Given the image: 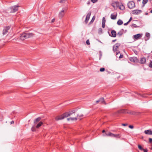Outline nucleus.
I'll return each mask as SVG.
<instances>
[{
    "label": "nucleus",
    "instance_id": "393cba45",
    "mask_svg": "<svg viewBox=\"0 0 152 152\" xmlns=\"http://www.w3.org/2000/svg\"><path fill=\"white\" fill-rule=\"evenodd\" d=\"M121 137V135L119 134H114V137L120 138Z\"/></svg>",
    "mask_w": 152,
    "mask_h": 152
},
{
    "label": "nucleus",
    "instance_id": "4be33fe9",
    "mask_svg": "<svg viewBox=\"0 0 152 152\" xmlns=\"http://www.w3.org/2000/svg\"><path fill=\"white\" fill-rule=\"evenodd\" d=\"M124 32V30L121 29L117 33V35H118L119 36H121L123 34Z\"/></svg>",
    "mask_w": 152,
    "mask_h": 152
},
{
    "label": "nucleus",
    "instance_id": "ea45409f",
    "mask_svg": "<svg viewBox=\"0 0 152 152\" xmlns=\"http://www.w3.org/2000/svg\"><path fill=\"white\" fill-rule=\"evenodd\" d=\"M146 36L148 37L150 36V34L149 33H147L146 34Z\"/></svg>",
    "mask_w": 152,
    "mask_h": 152
},
{
    "label": "nucleus",
    "instance_id": "a878e982",
    "mask_svg": "<svg viewBox=\"0 0 152 152\" xmlns=\"http://www.w3.org/2000/svg\"><path fill=\"white\" fill-rule=\"evenodd\" d=\"M95 18H96V17H95V15H94L93 16L91 21L90 22V23L91 24L94 22V20L95 19Z\"/></svg>",
    "mask_w": 152,
    "mask_h": 152
},
{
    "label": "nucleus",
    "instance_id": "49530a36",
    "mask_svg": "<svg viewBox=\"0 0 152 152\" xmlns=\"http://www.w3.org/2000/svg\"><path fill=\"white\" fill-rule=\"evenodd\" d=\"M129 23L128 22H127V23H124V26L127 25H128V24Z\"/></svg>",
    "mask_w": 152,
    "mask_h": 152
},
{
    "label": "nucleus",
    "instance_id": "de8ad7c7",
    "mask_svg": "<svg viewBox=\"0 0 152 152\" xmlns=\"http://www.w3.org/2000/svg\"><path fill=\"white\" fill-rule=\"evenodd\" d=\"M120 53V52L119 51H117L116 52V55H117L118 54Z\"/></svg>",
    "mask_w": 152,
    "mask_h": 152
},
{
    "label": "nucleus",
    "instance_id": "a211bd4d",
    "mask_svg": "<svg viewBox=\"0 0 152 152\" xmlns=\"http://www.w3.org/2000/svg\"><path fill=\"white\" fill-rule=\"evenodd\" d=\"M146 61V58L144 57L140 59V63L141 64H144L145 63Z\"/></svg>",
    "mask_w": 152,
    "mask_h": 152
},
{
    "label": "nucleus",
    "instance_id": "ddd939ff",
    "mask_svg": "<svg viewBox=\"0 0 152 152\" xmlns=\"http://www.w3.org/2000/svg\"><path fill=\"white\" fill-rule=\"evenodd\" d=\"M142 35V34H139L134 36V37L135 39H137L141 37Z\"/></svg>",
    "mask_w": 152,
    "mask_h": 152
},
{
    "label": "nucleus",
    "instance_id": "864d4df0",
    "mask_svg": "<svg viewBox=\"0 0 152 152\" xmlns=\"http://www.w3.org/2000/svg\"><path fill=\"white\" fill-rule=\"evenodd\" d=\"M116 39L113 40V42H115V41H116Z\"/></svg>",
    "mask_w": 152,
    "mask_h": 152
},
{
    "label": "nucleus",
    "instance_id": "c9c22d12",
    "mask_svg": "<svg viewBox=\"0 0 152 152\" xmlns=\"http://www.w3.org/2000/svg\"><path fill=\"white\" fill-rule=\"evenodd\" d=\"M102 27L104 28L105 27V23H102Z\"/></svg>",
    "mask_w": 152,
    "mask_h": 152
},
{
    "label": "nucleus",
    "instance_id": "37998d69",
    "mask_svg": "<svg viewBox=\"0 0 152 152\" xmlns=\"http://www.w3.org/2000/svg\"><path fill=\"white\" fill-rule=\"evenodd\" d=\"M122 125L123 126H127L128 125V124H122Z\"/></svg>",
    "mask_w": 152,
    "mask_h": 152
},
{
    "label": "nucleus",
    "instance_id": "8fccbe9b",
    "mask_svg": "<svg viewBox=\"0 0 152 152\" xmlns=\"http://www.w3.org/2000/svg\"><path fill=\"white\" fill-rule=\"evenodd\" d=\"M14 123V121H12L11 122V124H13Z\"/></svg>",
    "mask_w": 152,
    "mask_h": 152
},
{
    "label": "nucleus",
    "instance_id": "473e14b6",
    "mask_svg": "<svg viewBox=\"0 0 152 152\" xmlns=\"http://www.w3.org/2000/svg\"><path fill=\"white\" fill-rule=\"evenodd\" d=\"M86 43L88 45H89L90 44L89 39H87V40L86 41Z\"/></svg>",
    "mask_w": 152,
    "mask_h": 152
},
{
    "label": "nucleus",
    "instance_id": "7ed1b4c3",
    "mask_svg": "<svg viewBox=\"0 0 152 152\" xmlns=\"http://www.w3.org/2000/svg\"><path fill=\"white\" fill-rule=\"evenodd\" d=\"M71 116H74V117H70L69 118H67V120L68 121H69L70 120H71L72 121H76L77 120V118L79 119L80 118L83 117V115L82 114H81L79 115L78 114H75V113L73 114Z\"/></svg>",
    "mask_w": 152,
    "mask_h": 152
},
{
    "label": "nucleus",
    "instance_id": "e433bc0d",
    "mask_svg": "<svg viewBox=\"0 0 152 152\" xmlns=\"http://www.w3.org/2000/svg\"><path fill=\"white\" fill-rule=\"evenodd\" d=\"M123 57V55L122 54H121L120 56H119V58H121Z\"/></svg>",
    "mask_w": 152,
    "mask_h": 152
},
{
    "label": "nucleus",
    "instance_id": "c85d7f7f",
    "mask_svg": "<svg viewBox=\"0 0 152 152\" xmlns=\"http://www.w3.org/2000/svg\"><path fill=\"white\" fill-rule=\"evenodd\" d=\"M102 29L101 28H100L99 29V34H101L102 33Z\"/></svg>",
    "mask_w": 152,
    "mask_h": 152
},
{
    "label": "nucleus",
    "instance_id": "6e6d98bb",
    "mask_svg": "<svg viewBox=\"0 0 152 152\" xmlns=\"http://www.w3.org/2000/svg\"><path fill=\"white\" fill-rule=\"evenodd\" d=\"M150 12L152 13V10H151Z\"/></svg>",
    "mask_w": 152,
    "mask_h": 152
},
{
    "label": "nucleus",
    "instance_id": "20e7f679",
    "mask_svg": "<svg viewBox=\"0 0 152 152\" xmlns=\"http://www.w3.org/2000/svg\"><path fill=\"white\" fill-rule=\"evenodd\" d=\"M19 7L18 5H15L12 6L8 8L7 11L8 12L10 13H14L18 10V7Z\"/></svg>",
    "mask_w": 152,
    "mask_h": 152
},
{
    "label": "nucleus",
    "instance_id": "0eeeda50",
    "mask_svg": "<svg viewBox=\"0 0 152 152\" xmlns=\"http://www.w3.org/2000/svg\"><path fill=\"white\" fill-rule=\"evenodd\" d=\"M10 28V27L9 26H7L4 27L3 30V35L6 34L7 32L8 31Z\"/></svg>",
    "mask_w": 152,
    "mask_h": 152
},
{
    "label": "nucleus",
    "instance_id": "dca6fc26",
    "mask_svg": "<svg viewBox=\"0 0 152 152\" xmlns=\"http://www.w3.org/2000/svg\"><path fill=\"white\" fill-rule=\"evenodd\" d=\"M111 35H110V36L112 37H116V31L114 30H112L111 32Z\"/></svg>",
    "mask_w": 152,
    "mask_h": 152
},
{
    "label": "nucleus",
    "instance_id": "2eb2a0df",
    "mask_svg": "<svg viewBox=\"0 0 152 152\" xmlns=\"http://www.w3.org/2000/svg\"><path fill=\"white\" fill-rule=\"evenodd\" d=\"M118 7H119V9L121 10H124L125 9V7L121 3L119 4Z\"/></svg>",
    "mask_w": 152,
    "mask_h": 152
},
{
    "label": "nucleus",
    "instance_id": "a18cd8bd",
    "mask_svg": "<svg viewBox=\"0 0 152 152\" xmlns=\"http://www.w3.org/2000/svg\"><path fill=\"white\" fill-rule=\"evenodd\" d=\"M55 18H53V19L52 20L51 23H53L55 21Z\"/></svg>",
    "mask_w": 152,
    "mask_h": 152
},
{
    "label": "nucleus",
    "instance_id": "4c0bfd02",
    "mask_svg": "<svg viewBox=\"0 0 152 152\" xmlns=\"http://www.w3.org/2000/svg\"><path fill=\"white\" fill-rule=\"evenodd\" d=\"M91 1L93 3H94L97 2L98 0H91Z\"/></svg>",
    "mask_w": 152,
    "mask_h": 152
},
{
    "label": "nucleus",
    "instance_id": "6e6552de",
    "mask_svg": "<svg viewBox=\"0 0 152 152\" xmlns=\"http://www.w3.org/2000/svg\"><path fill=\"white\" fill-rule=\"evenodd\" d=\"M91 12L90 11H89L88 13L87 14L86 19L85 20V22L86 24L88 23V21L90 18V17L91 16Z\"/></svg>",
    "mask_w": 152,
    "mask_h": 152
},
{
    "label": "nucleus",
    "instance_id": "f03ea898",
    "mask_svg": "<svg viewBox=\"0 0 152 152\" xmlns=\"http://www.w3.org/2000/svg\"><path fill=\"white\" fill-rule=\"evenodd\" d=\"M33 35L34 34L32 33L24 32L20 34V39L21 40H23L26 39L31 37H33Z\"/></svg>",
    "mask_w": 152,
    "mask_h": 152
},
{
    "label": "nucleus",
    "instance_id": "72a5a7b5",
    "mask_svg": "<svg viewBox=\"0 0 152 152\" xmlns=\"http://www.w3.org/2000/svg\"><path fill=\"white\" fill-rule=\"evenodd\" d=\"M149 66L151 68H152V61H151L149 64Z\"/></svg>",
    "mask_w": 152,
    "mask_h": 152
},
{
    "label": "nucleus",
    "instance_id": "423d86ee",
    "mask_svg": "<svg viewBox=\"0 0 152 152\" xmlns=\"http://www.w3.org/2000/svg\"><path fill=\"white\" fill-rule=\"evenodd\" d=\"M128 6L129 9H133L135 6V3L133 1H130L128 3Z\"/></svg>",
    "mask_w": 152,
    "mask_h": 152
},
{
    "label": "nucleus",
    "instance_id": "3c124183",
    "mask_svg": "<svg viewBox=\"0 0 152 152\" xmlns=\"http://www.w3.org/2000/svg\"><path fill=\"white\" fill-rule=\"evenodd\" d=\"M96 102L97 103H98V102H100V101H99V100H98L96 101Z\"/></svg>",
    "mask_w": 152,
    "mask_h": 152
},
{
    "label": "nucleus",
    "instance_id": "5701e85b",
    "mask_svg": "<svg viewBox=\"0 0 152 152\" xmlns=\"http://www.w3.org/2000/svg\"><path fill=\"white\" fill-rule=\"evenodd\" d=\"M43 124V123L42 122H39L36 126V127L37 128H39Z\"/></svg>",
    "mask_w": 152,
    "mask_h": 152
},
{
    "label": "nucleus",
    "instance_id": "f257e3e1",
    "mask_svg": "<svg viewBox=\"0 0 152 152\" xmlns=\"http://www.w3.org/2000/svg\"><path fill=\"white\" fill-rule=\"evenodd\" d=\"M75 112V111L73 110L69 112L65 113L60 116H56L55 118V120L56 121H58L63 119L65 118L71 116V115L73 114Z\"/></svg>",
    "mask_w": 152,
    "mask_h": 152
},
{
    "label": "nucleus",
    "instance_id": "603ef678",
    "mask_svg": "<svg viewBox=\"0 0 152 152\" xmlns=\"http://www.w3.org/2000/svg\"><path fill=\"white\" fill-rule=\"evenodd\" d=\"M90 1H88L87 2V4H88L89 5V4H90Z\"/></svg>",
    "mask_w": 152,
    "mask_h": 152
},
{
    "label": "nucleus",
    "instance_id": "39448f33",
    "mask_svg": "<svg viewBox=\"0 0 152 152\" xmlns=\"http://www.w3.org/2000/svg\"><path fill=\"white\" fill-rule=\"evenodd\" d=\"M67 9L66 8H63L61 11H60L58 14V16L60 18H62L63 17L65 14V12L66 11Z\"/></svg>",
    "mask_w": 152,
    "mask_h": 152
},
{
    "label": "nucleus",
    "instance_id": "f8f14e48",
    "mask_svg": "<svg viewBox=\"0 0 152 152\" xmlns=\"http://www.w3.org/2000/svg\"><path fill=\"white\" fill-rule=\"evenodd\" d=\"M119 4L118 2H115L112 3L111 4V5L113 7L114 9H115L116 7H118Z\"/></svg>",
    "mask_w": 152,
    "mask_h": 152
},
{
    "label": "nucleus",
    "instance_id": "c756f323",
    "mask_svg": "<svg viewBox=\"0 0 152 152\" xmlns=\"http://www.w3.org/2000/svg\"><path fill=\"white\" fill-rule=\"evenodd\" d=\"M138 148L141 150H142L143 149L140 145H138Z\"/></svg>",
    "mask_w": 152,
    "mask_h": 152
},
{
    "label": "nucleus",
    "instance_id": "4d7b16f0",
    "mask_svg": "<svg viewBox=\"0 0 152 152\" xmlns=\"http://www.w3.org/2000/svg\"><path fill=\"white\" fill-rule=\"evenodd\" d=\"M148 14V13H145V15H147Z\"/></svg>",
    "mask_w": 152,
    "mask_h": 152
},
{
    "label": "nucleus",
    "instance_id": "58836bf2",
    "mask_svg": "<svg viewBox=\"0 0 152 152\" xmlns=\"http://www.w3.org/2000/svg\"><path fill=\"white\" fill-rule=\"evenodd\" d=\"M129 127L130 129H133L134 128V126L132 125H129Z\"/></svg>",
    "mask_w": 152,
    "mask_h": 152
},
{
    "label": "nucleus",
    "instance_id": "2f4dec72",
    "mask_svg": "<svg viewBox=\"0 0 152 152\" xmlns=\"http://www.w3.org/2000/svg\"><path fill=\"white\" fill-rule=\"evenodd\" d=\"M106 21L104 17H103L102 18V23H105Z\"/></svg>",
    "mask_w": 152,
    "mask_h": 152
},
{
    "label": "nucleus",
    "instance_id": "9b49d317",
    "mask_svg": "<svg viewBox=\"0 0 152 152\" xmlns=\"http://www.w3.org/2000/svg\"><path fill=\"white\" fill-rule=\"evenodd\" d=\"M130 61L133 62H136L138 61V59L136 57H130L129 58Z\"/></svg>",
    "mask_w": 152,
    "mask_h": 152
},
{
    "label": "nucleus",
    "instance_id": "13d9d810",
    "mask_svg": "<svg viewBox=\"0 0 152 152\" xmlns=\"http://www.w3.org/2000/svg\"><path fill=\"white\" fill-rule=\"evenodd\" d=\"M140 0H138V1H140Z\"/></svg>",
    "mask_w": 152,
    "mask_h": 152
},
{
    "label": "nucleus",
    "instance_id": "aec40b11",
    "mask_svg": "<svg viewBox=\"0 0 152 152\" xmlns=\"http://www.w3.org/2000/svg\"><path fill=\"white\" fill-rule=\"evenodd\" d=\"M105 134L107 136H108L112 137H114V134L110 132L106 133H105Z\"/></svg>",
    "mask_w": 152,
    "mask_h": 152
},
{
    "label": "nucleus",
    "instance_id": "412c9836",
    "mask_svg": "<svg viewBox=\"0 0 152 152\" xmlns=\"http://www.w3.org/2000/svg\"><path fill=\"white\" fill-rule=\"evenodd\" d=\"M41 118L40 117H39L37 118H36L34 120V123L35 124H36L38 122L40 121L41 120Z\"/></svg>",
    "mask_w": 152,
    "mask_h": 152
},
{
    "label": "nucleus",
    "instance_id": "6ab92c4d",
    "mask_svg": "<svg viewBox=\"0 0 152 152\" xmlns=\"http://www.w3.org/2000/svg\"><path fill=\"white\" fill-rule=\"evenodd\" d=\"M99 101L101 103H103L105 104H106V103L104 100V98H101L99 99Z\"/></svg>",
    "mask_w": 152,
    "mask_h": 152
},
{
    "label": "nucleus",
    "instance_id": "b1692460",
    "mask_svg": "<svg viewBox=\"0 0 152 152\" xmlns=\"http://www.w3.org/2000/svg\"><path fill=\"white\" fill-rule=\"evenodd\" d=\"M117 23L118 25H120L123 23V22L122 20L120 19H119L117 21Z\"/></svg>",
    "mask_w": 152,
    "mask_h": 152
},
{
    "label": "nucleus",
    "instance_id": "cd10ccee",
    "mask_svg": "<svg viewBox=\"0 0 152 152\" xmlns=\"http://www.w3.org/2000/svg\"><path fill=\"white\" fill-rule=\"evenodd\" d=\"M31 130L33 132H34L36 131V128L34 126H33L31 129Z\"/></svg>",
    "mask_w": 152,
    "mask_h": 152
},
{
    "label": "nucleus",
    "instance_id": "bb28decb",
    "mask_svg": "<svg viewBox=\"0 0 152 152\" xmlns=\"http://www.w3.org/2000/svg\"><path fill=\"white\" fill-rule=\"evenodd\" d=\"M148 0H143L142 3L143 5V6H144L145 4L147 3L148 2Z\"/></svg>",
    "mask_w": 152,
    "mask_h": 152
},
{
    "label": "nucleus",
    "instance_id": "f3484780",
    "mask_svg": "<svg viewBox=\"0 0 152 152\" xmlns=\"http://www.w3.org/2000/svg\"><path fill=\"white\" fill-rule=\"evenodd\" d=\"M117 16V13H116L115 15H114L113 14H112L110 16L111 18L113 20L115 19L116 18Z\"/></svg>",
    "mask_w": 152,
    "mask_h": 152
},
{
    "label": "nucleus",
    "instance_id": "9d476101",
    "mask_svg": "<svg viewBox=\"0 0 152 152\" xmlns=\"http://www.w3.org/2000/svg\"><path fill=\"white\" fill-rule=\"evenodd\" d=\"M120 44L119 43H117L115 44L113 47V50L114 51H117L118 48L120 46Z\"/></svg>",
    "mask_w": 152,
    "mask_h": 152
},
{
    "label": "nucleus",
    "instance_id": "4468645a",
    "mask_svg": "<svg viewBox=\"0 0 152 152\" xmlns=\"http://www.w3.org/2000/svg\"><path fill=\"white\" fill-rule=\"evenodd\" d=\"M144 133L146 134L152 135V131L150 129L145 130L144 131Z\"/></svg>",
    "mask_w": 152,
    "mask_h": 152
},
{
    "label": "nucleus",
    "instance_id": "a19ab883",
    "mask_svg": "<svg viewBox=\"0 0 152 152\" xmlns=\"http://www.w3.org/2000/svg\"><path fill=\"white\" fill-rule=\"evenodd\" d=\"M132 17H131L129 20L128 21L129 23L132 20Z\"/></svg>",
    "mask_w": 152,
    "mask_h": 152
},
{
    "label": "nucleus",
    "instance_id": "7c9ffc66",
    "mask_svg": "<svg viewBox=\"0 0 152 152\" xmlns=\"http://www.w3.org/2000/svg\"><path fill=\"white\" fill-rule=\"evenodd\" d=\"M67 0H61L59 2L60 3H64Z\"/></svg>",
    "mask_w": 152,
    "mask_h": 152
},
{
    "label": "nucleus",
    "instance_id": "f704fd0d",
    "mask_svg": "<svg viewBox=\"0 0 152 152\" xmlns=\"http://www.w3.org/2000/svg\"><path fill=\"white\" fill-rule=\"evenodd\" d=\"M104 70L105 69L104 68H101L100 69V71L101 72L104 71Z\"/></svg>",
    "mask_w": 152,
    "mask_h": 152
},
{
    "label": "nucleus",
    "instance_id": "c03bdc74",
    "mask_svg": "<svg viewBox=\"0 0 152 152\" xmlns=\"http://www.w3.org/2000/svg\"><path fill=\"white\" fill-rule=\"evenodd\" d=\"M142 150L144 151V152H148V150L147 149H143Z\"/></svg>",
    "mask_w": 152,
    "mask_h": 152
},
{
    "label": "nucleus",
    "instance_id": "bf43d9fd",
    "mask_svg": "<svg viewBox=\"0 0 152 152\" xmlns=\"http://www.w3.org/2000/svg\"><path fill=\"white\" fill-rule=\"evenodd\" d=\"M151 53H152V51H151Z\"/></svg>",
    "mask_w": 152,
    "mask_h": 152
},
{
    "label": "nucleus",
    "instance_id": "5fc2aeb1",
    "mask_svg": "<svg viewBox=\"0 0 152 152\" xmlns=\"http://www.w3.org/2000/svg\"><path fill=\"white\" fill-rule=\"evenodd\" d=\"M105 132V131L104 130H103L102 131V132L103 133H104V132Z\"/></svg>",
    "mask_w": 152,
    "mask_h": 152
},
{
    "label": "nucleus",
    "instance_id": "1a4fd4ad",
    "mask_svg": "<svg viewBox=\"0 0 152 152\" xmlns=\"http://www.w3.org/2000/svg\"><path fill=\"white\" fill-rule=\"evenodd\" d=\"M142 12V11L141 10H133L132 11V13L134 15H137Z\"/></svg>",
    "mask_w": 152,
    "mask_h": 152
},
{
    "label": "nucleus",
    "instance_id": "79ce46f5",
    "mask_svg": "<svg viewBox=\"0 0 152 152\" xmlns=\"http://www.w3.org/2000/svg\"><path fill=\"white\" fill-rule=\"evenodd\" d=\"M149 142L150 143H151L152 142V138H149Z\"/></svg>",
    "mask_w": 152,
    "mask_h": 152
},
{
    "label": "nucleus",
    "instance_id": "09e8293b",
    "mask_svg": "<svg viewBox=\"0 0 152 152\" xmlns=\"http://www.w3.org/2000/svg\"><path fill=\"white\" fill-rule=\"evenodd\" d=\"M122 112H121V113H125V110H122Z\"/></svg>",
    "mask_w": 152,
    "mask_h": 152
}]
</instances>
